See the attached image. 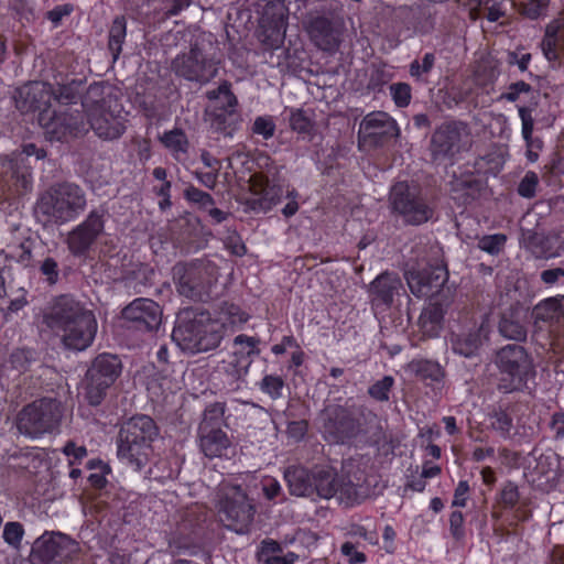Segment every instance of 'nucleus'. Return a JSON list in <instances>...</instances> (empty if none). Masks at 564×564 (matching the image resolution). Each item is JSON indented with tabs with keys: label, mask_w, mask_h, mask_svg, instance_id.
<instances>
[{
	"label": "nucleus",
	"mask_w": 564,
	"mask_h": 564,
	"mask_svg": "<svg viewBox=\"0 0 564 564\" xmlns=\"http://www.w3.org/2000/svg\"><path fill=\"white\" fill-rule=\"evenodd\" d=\"M68 540L61 533H44L31 549L30 564H62L68 557Z\"/></svg>",
	"instance_id": "18"
},
{
	"label": "nucleus",
	"mask_w": 564,
	"mask_h": 564,
	"mask_svg": "<svg viewBox=\"0 0 564 564\" xmlns=\"http://www.w3.org/2000/svg\"><path fill=\"white\" fill-rule=\"evenodd\" d=\"M562 175H564V158H554L544 166L542 178L553 184Z\"/></svg>",
	"instance_id": "57"
},
{
	"label": "nucleus",
	"mask_w": 564,
	"mask_h": 564,
	"mask_svg": "<svg viewBox=\"0 0 564 564\" xmlns=\"http://www.w3.org/2000/svg\"><path fill=\"white\" fill-rule=\"evenodd\" d=\"M52 99L51 85L42 82H32L15 93V106L21 112L48 111Z\"/></svg>",
	"instance_id": "23"
},
{
	"label": "nucleus",
	"mask_w": 564,
	"mask_h": 564,
	"mask_svg": "<svg viewBox=\"0 0 564 564\" xmlns=\"http://www.w3.org/2000/svg\"><path fill=\"white\" fill-rule=\"evenodd\" d=\"M127 35V21L124 17H116L109 30L108 48L112 55L113 62L119 58Z\"/></svg>",
	"instance_id": "36"
},
{
	"label": "nucleus",
	"mask_w": 564,
	"mask_h": 564,
	"mask_svg": "<svg viewBox=\"0 0 564 564\" xmlns=\"http://www.w3.org/2000/svg\"><path fill=\"white\" fill-rule=\"evenodd\" d=\"M434 63L435 55L433 53L424 54L421 63L415 59L410 64L411 76L420 79L423 75L429 74L432 70Z\"/></svg>",
	"instance_id": "54"
},
{
	"label": "nucleus",
	"mask_w": 564,
	"mask_h": 564,
	"mask_svg": "<svg viewBox=\"0 0 564 564\" xmlns=\"http://www.w3.org/2000/svg\"><path fill=\"white\" fill-rule=\"evenodd\" d=\"M408 369L423 381L437 382L444 377L443 368L431 360H412L408 365Z\"/></svg>",
	"instance_id": "37"
},
{
	"label": "nucleus",
	"mask_w": 564,
	"mask_h": 564,
	"mask_svg": "<svg viewBox=\"0 0 564 564\" xmlns=\"http://www.w3.org/2000/svg\"><path fill=\"white\" fill-rule=\"evenodd\" d=\"M284 381L280 376L267 375L260 382V390L270 395L273 400L282 397Z\"/></svg>",
	"instance_id": "48"
},
{
	"label": "nucleus",
	"mask_w": 564,
	"mask_h": 564,
	"mask_svg": "<svg viewBox=\"0 0 564 564\" xmlns=\"http://www.w3.org/2000/svg\"><path fill=\"white\" fill-rule=\"evenodd\" d=\"M104 228L105 212L91 210L83 223L68 232L66 243L69 252L75 257L86 254L104 232Z\"/></svg>",
	"instance_id": "15"
},
{
	"label": "nucleus",
	"mask_w": 564,
	"mask_h": 564,
	"mask_svg": "<svg viewBox=\"0 0 564 564\" xmlns=\"http://www.w3.org/2000/svg\"><path fill=\"white\" fill-rule=\"evenodd\" d=\"M498 329L499 334L506 339L514 341H524L527 339L528 330L525 326L512 314L502 315Z\"/></svg>",
	"instance_id": "38"
},
{
	"label": "nucleus",
	"mask_w": 564,
	"mask_h": 564,
	"mask_svg": "<svg viewBox=\"0 0 564 564\" xmlns=\"http://www.w3.org/2000/svg\"><path fill=\"white\" fill-rule=\"evenodd\" d=\"M495 365L499 371L508 376L499 383L503 392L520 389L529 377L535 373L534 365L527 349L517 344H508L496 351Z\"/></svg>",
	"instance_id": "9"
},
{
	"label": "nucleus",
	"mask_w": 564,
	"mask_h": 564,
	"mask_svg": "<svg viewBox=\"0 0 564 564\" xmlns=\"http://www.w3.org/2000/svg\"><path fill=\"white\" fill-rule=\"evenodd\" d=\"M289 492L295 497H313V471L301 465H292L284 470Z\"/></svg>",
	"instance_id": "31"
},
{
	"label": "nucleus",
	"mask_w": 564,
	"mask_h": 564,
	"mask_svg": "<svg viewBox=\"0 0 564 564\" xmlns=\"http://www.w3.org/2000/svg\"><path fill=\"white\" fill-rule=\"evenodd\" d=\"M507 242V236L505 234H494L482 236L478 239V248L491 256L499 254Z\"/></svg>",
	"instance_id": "44"
},
{
	"label": "nucleus",
	"mask_w": 564,
	"mask_h": 564,
	"mask_svg": "<svg viewBox=\"0 0 564 564\" xmlns=\"http://www.w3.org/2000/svg\"><path fill=\"white\" fill-rule=\"evenodd\" d=\"M392 98L398 107H406L411 101V87L406 83H395L390 86Z\"/></svg>",
	"instance_id": "56"
},
{
	"label": "nucleus",
	"mask_w": 564,
	"mask_h": 564,
	"mask_svg": "<svg viewBox=\"0 0 564 564\" xmlns=\"http://www.w3.org/2000/svg\"><path fill=\"white\" fill-rule=\"evenodd\" d=\"M80 80H72L67 84H58L56 89H52V96L64 105L74 102L80 94Z\"/></svg>",
	"instance_id": "43"
},
{
	"label": "nucleus",
	"mask_w": 564,
	"mask_h": 564,
	"mask_svg": "<svg viewBox=\"0 0 564 564\" xmlns=\"http://www.w3.org/2000/svg\"><path fill=\"white\" fill-rule=\"evenodd\" d=\"M488 338V329L484 324L459 333H452L449 343L454 354L465 358L476 357Z\"/></svg>",
	"instance_id": "25"
},
{
	"label": "nucleus",
	"mask_w": 564,
	"mask_h": 564,
	"mask_svg": "<svg viewBox=\"0 0 564 564\" xmlns=\"http://www.w3.org/2000/svg\"><path fill=\"white\" fill-rule=\"evenodd\" d=\"M117 102V98L108 91L106 86L94 83L88 87L84 95L82 105L88 116L97 110L111 108V106Z\"/></svg>",
	"instance_id": "34"
},
{
	"label": "nucleus",
	"mask_w": 564,
	"mask_h": 564,
	"mask_svg": "<svg viewBox=\"0 0 564 564\" xmlns=\"http://www.w3.org/2000/svg\"><path fill=\"white\" fill-rule=\"evenodd\" d=\"M225 330L224 323L213 319L208 312L187 308L178 314L172 339L183 351L196 354L217 348Z\"/></svg>",
	"instance_id": "3"
},
{
	"label": "nucleus",
	"mask_w": 564,
	"mask_h": 564,
	"mask_svg": "<svg viewBox=\"0 0 564 564\" xmlns=\"http://www.w3.org/2000/svg\"><path fill=\"white\" fill-rule=\"evenodd\" d=\"M451 194L459 205H467L480 196L484 182L473 173L454 176L449 183Z\"/></svg>",
	"instance_id": "29"
},
{
	"label": "nucleus",
	"mask_w": 564,
	"mask_h": 564,
	"mask_svg": "<svg viewBox=\"0 0 564 564\" xmlns=\"http://www.w3.org/2000/svg\"><path fill=\"white\" fill-rule=\"evenodd\" d=\"M184 195L187 200L198 204L204 209L215 205V200L210 194L194 186L187 187Z\"/></svg>",
	"instance_id": "53"
},
{
	"label": "nucleus",
	"mask_w": 564,
	"mask_h": 564,
	"mask_svg": "<svg viewBox=\"0 0 564 564\" xmlns=\"http://www.w3.org/2000/svg\"><path fill=\"white\" fill-rule=\"evenodd\" d=\"M562 305H564L563 296L560 299L551 297L545 300L534 308L536 319L544 322L558 319L562 317Z\"/></svg>",
	"instance_id": "41"
},
{
	"label": "nucleus",
	"mask_w": 564,
	"mask_h": 564,
	"mask_svg": "<svg viewBox=\"0 0 564 564\" xmlns=\"http://www.w3.org/2000/svg\"><path fill=\"white\" fill-rule=\"evenodd\" d=\"M252 132L268 140L274 135L275 123L271 117H257L252 124Z\"/></svg>",
	"instance_id": "55"
},
{
	"label": "nucleus",
	"mask_w": 564,
	"mask_h": 564,
	"mask_svg": "<svg viewBox=\"0 0 564 564\" xmlns=\"http://www.w3.org/2000/svg\"><path fill=\"white\" fill-rule=\"evenodd\" d=\"M205 95L208 100L216 104L213 112L208 113L210 127L225 135H231V131H227L225 126L227 116H234L238 105L237 97L231 90V84L224 80L216 89L208 90Z\"/></svg>",
	"instance_id": "17"
},
{
	"label": "nucleus",
	"mask_w": 564,
	"mask_h": 564,
	"mask_svg": "<svg viewBox=\"0 0 564 564\" xmlns=\"http://www.w3.org/2000/svg\"><path fill=\"white\" fill-rule=\"evenodd\" d=\"M43 321L65 348L76 351L85 350L93 344L98 327L93 311L67 294L53 300Z\"/></svg>",
	"instance_id": "1"
},
{
	"label": "nucleus",
	"mask_w": 564,
	"mask_h": 564,
	"mask_svg": "<svg viewBox=\"0 0 564 564\" xmlns=\"http://www.w3.org/2000/svg\"><path fill=\"white\" fill-rule=\"evenodd\" d=\"M389 202L392 213L406 225L420 226L434 216V208L415 186H410L406 182H398L392 186Z\"/></svg>",
	"instance_id": "10"
},
{
	"label": "nucleus",
	"mask_w": 564,
	"mask_h": 564,
	"mask_svg": "<svg viewBox=\"0 0 564 564\" xmlns=\"http://www.w3.org/2000/svg\"><path fill=\"white\" fill-rule=\"evenodd\" d=\"M121 369V361L115 355L101 354L94 359L86 373V398L90 405L102 402L107 389L117 380Z\"/></svg>",
	"instance_id": "13"
},
{
	"label": "nucleus",
	"mask_w": 564,
	"mask_h": 564,
	"mask_svg": "<svg viewBox=\"0 0 564 564\" xmlns=\"http://www.w3.org/2000/svg\"><path fill=\"white\" fill-rule=\"evenodd\" d=\"M33 358V352L30 349H15L10 356V362L15 369L23 371L28 368Z\"/></svg>",
	"instance_id": "62"
},
{
	"label": "nucleus",
	"mask_w": 564,
	"mask_h": 564,
	"mask_svg": "<svg viewBox=\"0 0 564 564\" xmlns=\"http://www.w3.org/2000/svg\"><path fill=\"white\" fill-rule=\"evenodd\" d=\"M394 386L392 376H384L368 388V394L376 401L387 402L390 399V392Z\"/></svg>",
	"instance_id": "45"
},
{
	"label": "nucleus",
	"mask_w": 564,
	"mask_h": 564,
	"mask_svg": "<svg viewBox=\"0 0 564 564\" xmlns=\"http://www.w3.org/2000/svg\"><path fill=\"white\" fill-rule=\"evenodd\" d=\"M471 134L467 123L448 121L438 126L432 133L429 151L436 163H453L458 155L471 147Z\"/></svg>",
	"instance_id": "7"
},
{
	"label": "nucleus",
	"mask_w": 564,
	"mask_h": 564,
	"mask_svg": "<svg viewBox=\"0 0 564 564\" xmlns=\"http://www.w3.org/2000/svg\"><path fill=\"white\" fill-rule=\"evenodd\" d=\"M63 417V406L52 398H42L23 406L17 415V429L21 434L39 437L53 432Z\"/></svg>",
	"instance_id": "8"
},
{
	"label": "nucleus",
	"mask_w": 564,
	"mask_h": 564,
	"mask_svg": "<svg viewBox=\"0 0 564 564\" xmlns=\"http://www.w3.org/2000/svg\"><path fill=\"white\" fill-rule=\"evenodd\" d=\"M39 271L48 285H55L59 281V265L52 257L40 261Z\"/></svg>",
	"instance_id": "47"
},
{
	"label": "nucleus",
	"mask_w": 564,
	"mask_h": 564,
	"mask_svg": "<svg viewBox=\"0 0 564 564\" xmlns=\"http://www.w3.org/2000/svg\"><path fill=\"white\" fill-rule=\"evenodd\" d=\"M199 448L206 457L215 458L225 455L231 442L221 429L198 426Z\"/></svg>",
	"instance_id": "30"
},
{
	"label": "nucleus",
	"mask_w": 564,
	"mask_h": 564,
	"mask_svg": "<svg viewBox=\"0 0 564 564\" xmlns=\"http://www.w3.org/2000/svg\"><path fill=\"white\" fill-rule=\"evenodd\" d=\"M308 423L305 420L292 421L289 422L286 427V434L294 442H299L303 440L305 434L307 433Z\"/></svg>",
	"instance_id": "64"
},
{
	"label": "nucleus",
	"mask_w": 564,
	"mask_h": 564,
	"mask_svg": "<svg viewBox=\"0 0 564 564\" xmlns=\"http://www.w3.org/2000/svg\"><path fill=\"white\" fill-rule=\"evenodd\" d=\"M519 498L518 486L511 481L506 482L500 491L499 502L505 508L511 509L518 503Z\"/></svg>",
	"instance_id": "58"
},
{
	"label": "nucleus",
	"mask_w": 564,
	"mask_h": 564,
	"mask_svg": "<svg viewBox=\"0 0 564 564\" xmlns=\"http://www.w3.org/2000/svg\"><path fill=\"white\" fill-rule=\"evenodd\" d=\"M521 243L538 259H549L556 256L558 238L543 231L522 229Z\"/></svg>",
	"instance_id": "27"
},
{
	"label": "nucleus",
	"mask_w": 564,
	"mask_h": 564,
	"mask_svg": "<svg viewBox=\"0 0 564 564\" xmlns=\"http://www.w3.org/2000/svg\"><path fill=\"white\" fill-rule=\"evenodd\" d=\"M539 184V177L536 173L529 171L521 180L518 186V193L520 196L525 198H532L535 195V189Z\"/></svg>",
	"instance_id": "59"
},
{
	"label": "nucleus",
	"mask_w": 564,
	"mask_h": 564,
	"mask_svg": "<svg viewBox=\"0 0 564 564\" xmlns=\"http://www.w3.org/2000/svg\"><path fill=\"white\" fill-rule=\"evenodd\" d=\"M540 279L546 285L557 284L564 286V265L543 270Z\"/></svg>",
	"instance_id": "63"
},
{
	"label": "nucleus",
	"mask_w": 564,
	"mask_h": 564,
	"mask_svg": "<svg viewBox=\"0 0 564 564\" xmlns=\"http://www.w3.org/2000/svg\"><path fill=\"white\" fill-rule=\"evenodd\" d=\"M290 127L293 131L302 134L304 139H312L314 122L307 112L303 109H293L289 118Z\"/></svg>",
	"instance_id": "39"
},
{
	"label": "nucleus",
	"mask_w": 564,
	"mask_h": 564,
	"mask_svg": "<svg viewBox=\"0 0 564 564\" xmlns=\"http://www.w3.org/2000/svg\"><path fill=\"white\" fill-rule=\"evenodd\" d=\"M24 530L19 522H8L3 529V539L11 546L17 547L23 536Z\"/></svg>",
	"instance_id": "61"
},
{
	"label": "nucleus",
	"mask_w": 564,
	"mask_h": 564,
	"mask_svg": "<svg viewBox=\"0 0 564 564\" xmlns=\"http://www.w3.org/2000/svg\"><path fill=\"white\" fill-rule=\"evenodd\" d=\"M254 512V506L240 486L225 485L221 487L219 517L227 528L237 533H245L253 521Z\"/></svg>",
	"instance_id": "11"
},
{
	"label": "nucleus",
	"mask_w": 564,
	"mask_h": 564,
	"mask_svg": "<svg viewBox=\"0 0 564 564\" xmlns=\"http://www.w3.org/2000/svg\"><path fill=\"white\" fill-rule=\"evenodd\" d=\"M90 128L105 140L118 139L126 130L124 117L121 116L119 104L104 108L87 116Z\"/></svg>",
	"instance_id": "22"
},
{
	"label": "nucleus",
	"mask_w": 564,
	"mask_h": 564,
	"mask_svg": "<svg viewBox=\"0 0 564 564\" xmlns=\"http://www.w3.org/2000/svg\"><path fill=\"white\" fill-rule=\"evenodd\" d=\"M173 281L181 296L193 301H208L218 280L217 267L208 260L177 262L172 268Z\"/></svg>",
	"instance_id": "6"
},
{
	"label": "nucleus",
	"mask_w": 564,
	"mask_h": 564,
	"mask_svg": "<svg viewBox=\"0 0 564 564\" xmlns=\"http://www.w3.org/2000/svg\"><path fill=\"white\" fill-rule=\"evenodd\" d=\"M321 417L323 435L329 443L345 445L357 438H367V443L380 441L378 417L366 406L329 405Z\"/></svg>",
	"instance_id": "2"
},
{
	"label": "nucleus",
	"mask_w": 564,
	"mask_h": 564,
	"mask_svg": "<svg viewBox=\"0 0 564 564\" xmlns=\"http://www.w3.org/2000/svg\"><path fill=\"white\" fill-rule=\"evenodd\" d=\"M251 356L245 354V349H239L234 352L232 360L229 362V366L232 367L231 375L240 379L243 377L251 365Z\"/></svg>",
	"instance_id": "52"
},
{
	"label": "nucleus",
	"mask_w": 564,
	"mask_h": 564,
	"mask_svg": "<svg viewBox=\"0 0 564 564\" xmlns=\"http://www.w3.org/2000/svg\"><path fill=\"white\" fill-rule=\"evenodd\" d=\"M122 316L134 323L140 330H153L162 322V310L154 301L141 297L127 305L122 311Z\"/></svg>",
	"instance_id": "24"
},
{
	"label": "nucleus",
	"mask_w": 564,
	"mask_h": 564,
	"mask_svg": "<svg viewBox=\"0 0 564 564\" xmlns=\"http://www.w3.org/2000/svg\"><path fill=\"white\" fill-rule=\"evenodd\" d=\"M538 106V100L535 97H531V102L528 106H520L518 108L519 117L521 119L522 123V137L527 143L528 148L533 147V127H534V119L532 117L533 109Z\"/></svg>",
	"instance_id": "40"
},
{
	"label": "nucleus",
	"mask_w": 564,
	"mask_h": 564,
	"mask_svg": "<svg viewBox=\"0 0 564 564\" xmlns=\"http://www.w3.org/2000/svg\"><path fill=\"white\" fill-rule=\"evenodd\" d=\"M313 496L321 499L336 498L345 506H352L362 500L359 487L351 480L339 477L330 467H319L313 470Z\"/></svg>",
	"instance_id": "12"
},
{
	"label": "nucleus",
	"mask_w": 564,
	"mask_h": 564,
	"mask_svg": "<svg viewBox=\"0 0 564 564\" xmlns=\"http://www.w3.org/2000/svg\"><path fill=\"white\" fill-rule=\"evenodd\" d=\"M251 196L246 198L248 210L265 213L280 203L282 188L270 185L269 180L260 174H254L250 180Z\"/></svg>",
	"instance_id": "21"
},
{
	"label": "nucleus",
	"mask_w": 564,
	"mask_h": 564,
	"mask_svg": "<svg viewBox=\"0 0 564 564\" xmlns=\"http://www.w3.org/2000/svg\"><path fill=\"white\" fill-rule=\"evenodd\" d=\"M159 433L156 423L149 415L138 414L128 419L122 423L118 434V457L140 470Z\"/></svg>",
	"instance_id": "4"
},
{
	"label": "nucleus",
	"mask_w": 564,
	"mask_h": 564,
	"mask_svg": "<svg viewBox=\"0 0 564 564\" xmlns=\"http://www.w3.org/2000/svg\"><path fill=\"white\" fill-rule=\"evenodd\" d=\"M163 144L174 152H186L187 139L182 130H172L165 132L161 138Z\"/></svg>",
	"instance_id": "49"
},
{
	"label": "nucleus",
	"mask_w": 564,
	"mask_h": 564,
	"mask_svg": "<svg viewBox=\"0 0 564 564\" xmlns=\"http://www.w3.org/2000/svg\"><path fill=\"white\" fill-rule=\"evenodd\" d=\"M39 123L50 141H65L85 130L82 117L70 112L42 111Z\"/></svg>",
	"instance_id": "16"
},
{
	"label": "nucleus",
	"mask_w": 564,
	"mask_h": 564,
	"mask_svg": "<svg viewBox=\"0 0 564 564\" xmlns=\"http://www.w3.org/2000/svg\"><path fill=\"white\" fill-rule=\"evenodd\" d=\"M521 94H532V97H535L536 99L539 97L538 91H534L529 84L520 80L511 84L508 88V91L502 95V98L513 102L519 99Z\"/></svg>",
	"instance_id": "60"
},
{
	"label": "nucleus",
	"mask_w": 564,
	"mask_h": 564,
	"mask_svg": "<svg viewBox=\"0 0 564 564\" xmlns=\"http://www.w3.org/2000/svg\"><path fill=\"white\" fill-rule=\"evenodd\" d=\"M550 0H521V13L535 20L547 11Z\"/></svg>",
	"instance_id": "51"
},
{
	"label": "nucleus",
	"mask_w": 564,
	"mask_h": 564,
	"mask_svg": "<svg viewBox=\"0 0 564 564\" xmlns=\"http://www.w3.org/2000/svg\"><path fill=\"white\" fill-rule=\"evenodd\" d=\"M260 41L270 50L279 48L284 43L286 28L260 25Z\"/></svg>",
	"instance_id": "42"
},
{
	"label": "nucleus",
	"mask_w": 564,
	"mask_h": 564,
	"mask_svg": "<svg viewBox=\"0 0 564 564\" xmlns=\"http://www.w3.org/2000/svg\"><path fill=\"white\" fill-rule=\"evenodd\" d=\"M490 426L502 437H509L513 427L512 417L503 411H497L490 416Z\"/></svg>",
	"instance_id": "50"
},
{
	"label": "nucleus",
	"mask_w": 564,
	"mask_h": 564,
	"mask_svg": "<svg viewBox=\"0 0 564 564\" xmlns=\"http://www.w3.org/2000/svg\"><path fill=\"white\" fill-rule=\"evenodd\" d=\"M171 69L176 76L200 85L209 83L218 72L215 61L197 43L192 44L187 53L178 54L172 61Z\"/></svg>",
	"instance_id": "14"
},
{
	"label": "nucleus",
	"mask_w": 564,
	"mask_h": 564,
	"mask_svg": "<svg viewBox=\"0 0 564 564\" xmlns=\"http://www.w3.org/2000/svg\"><path fill=\"white\" fill-rule=\"evenodd\" d=\"M289 9L283 0L269 1L262 11L260 25L286 28Z\"/></svg>",
	"instance_id": "35"
},
{
	"label": "nucleus",
	"mask_w": 564,
	"mask_h": 564,
	"mask_svg": "<svg viewBox=\"0 0 564 564\" xmlns=\"http://www.w3.org/2000/svg\"><path fill=\"white\" fill-rule=\"evenodd\" d=\"M226 404L223 402H215L209 404L204 413L199 426L206 425L209 429H220L219 424L225 415Z\"/></svg>",
	"instance_id": "46"
},
{
	"label": "nucleus",
	"mask_w": 564,
	"mask_h": 564,
	"mask_svg": "<svg viewBox=\"0 0 564 564\" xmlns=\"http://www.w3.org/2000/svg\"><path fill=\"white\" fill-rule=\"evenodd\" d=\"M308 34L314 44L326 52H333L339 46V33L334 28L332 20L326 17L311 19L307 26Z\"/></svg>",
	"instance_id": "26"
},
{
	"label": "nucleus",
	"mask_w": 564,
	"mask_h": 564,
	"mask_svg": "<svg viewBox=\"0 0 564 564\" xmlns=\"http://www.w3.org/2000/svg\"><path fill=\"white\" fill-rule=\"evenodd\" d=\"M445 312V306L438 302L430 303L423 308L419 317V326L424 336L433 338L440 335Z\"/></svg>",
	"instance_id": "33"
},
{
	"label": "nucleus",
	"mask_w": 564,
	"mask_h": 564,
	"mask_svg": "<svg viewBox=\"0 0 564 564\" xmlns=\"http://www.w3.org/2000/svg\"><path fill=\"white\" fill-rule=\"evenodd\" d=\"M541 46L550 62L564 58V18L547 25Z\"/></svg>",
	"instance_id": "32"
},
{
	"label": "nucleus",
	"mask_w": 564,
	"mask_h": 564,
	"mask_svg": "<svg viewBox=\"0 0 564 564\" xmlns=\"http://www.w3.org/2000/svg\"><path fill=\"white\" fill-rule=\"evenodd\" d=\"M402 282L397 273L383 272L369 285L371 302L376 305H391L393 296L399 292Z\"/></svg>",
	"instance_id": "28"
},
{
	"label": "nucleus",
	"mask_w": 564,
	"mask_h": 564,
	"mask_svg": "<svg viewBox=\"0 0 564 564\" xmlns=\"http://www.w3.org/2000/svg\"><path fill=\"white\" fill-rule=\"evenodd\" d=\"M400 133L395 121L383 111L367 115L359 127V141L370 145H380Z\"/></svg>",
	"instance_id": "20"
},
{
	"label": "nucleus",
	"mask_w": 564,
	"mask_h": 564,
	"mask_svg": "<svg viewBox=\"0 0 564 564\" xmlns=\"http://www.w3.org/2000/svg\"><path fill=\"white\" fill-rule=\"evenodd\" d=\"M85 191L77 184L62 182L52 185L37 200L36 212L46 221L64 224L75 219L86 208Z\"/></svg>",
	"instance_id": "5"
},
{
	"label": "nucleus",
	"mask_w": 564,
	"mask_h": 564,
	"mask_svg": "<svg viewBox=\"0 0 564 564\" xmlns=\"http://www.w3.org/2000/svg\"><path fill=\"white\" fill-rule=\"evenodd\" d=\"M411 292L417 297H430L440 293L448 280L445 265L429 267L423 270H411L405 273Z\"/></svg>",
	"instance_id": "19"
}]
</instances>
